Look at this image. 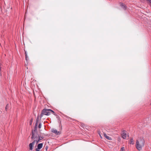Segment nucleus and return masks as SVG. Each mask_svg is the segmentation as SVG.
Segmentation results:
<instances>
[{
  "label": "nucleus",
  "mask_w": 151,
  "mask_h": 151,
  "mask_svg": "<svg viewBox=\"0 0 151 151\" xmlns=\"http://www.w3.org/2000/svg\"><path fill=\"white\" fill-rule=\"evenodd\" d=\"M43 138V137L41 136L40 135H38V138L34 140V141H35V142L36 143V144H37L40 142V141Z\"/></svg>",
  "instance_id": "nucleus-5"
},
{
  "label": "nucleus",
  "mask_w": 151,
  "mask_h": 151,
  "mask_svg": "<svg viewBox=\"0 0 151 151\" xmlns=\"http://www.w3.org/2000/svg\"><path fill=\"white\" fill-rule=\"evenodd\" d=\"M46 149L47 150V147H46Z\"/></svg>",
  "instance_id": "nucleus-27"
},
{
  "label": "nucleus",
  "mask_w": 151,
  "mask_h": 151,
  "mask_svg": "<svg viewBox=\"0 0 151 151\" xmlns=\"http://www.w3.org/2000/svg\"><path fill=\"white\" fill-rule=\"evenodd\" d=\"M25 55H26V54H27V52L26 51H25Z\"/></svg>",
  "instance_id": "nucleus-23"
},
{
  "label": "nucleus",
  "mask_w": 151,
  "mask_h": 151,
  "mask_svg": "<svg viewBox=\"0 0 151 151\" xmlns=\"http://www.w3.org/2000/svg\"><path fill=\"white\" fill-rule=\"evenodd\" d=\"M122 137L124 139H126L129 137V135L127 132L125 131H123L122 132Z\"/></svg>",
  "instance_id": "nucleus-4"
},
{
  "label": "nucleus",
  "mask_w": 151,
  "mask_h": 151,
  "mask_svg": "<svg viewBox=\"0 0 151 151\" xmlns=\"http://www.w3.org/2000/svg\"><path fill=\"white\" fill-rule=\"evenodd\" d=\"M1 71V67H0V72Z\"/></svg>",
  "instance_id": "nucleus-25"
},
{
  "label": "nucleus",
  "mask_w": 151,
  "mask_h": 151,
  "mask_svg": "<svg viewBox=\"0 0 151 151\" xmlns=\"http://www.w3.org/2000/svg\"><path fill=\"white\" fill-rule=\"evenodd\" d=\"M49 109H43L40 115V118H42L44 115L47 116L50 115V113L49 112Z\"/></svg>",
  "instance_id": "nucleus-3"
},
{
  "label": "nucleus",
  "mask_w": 151,
  "mask_h": 151,
  "mask_svg": "<svg viewBox=\"0 0 151 151\" xmlns=\"http://www.w3.org/2000/svg\"><path fill=\"white\" fill-rule=\"evenodd\" d=\"M2 75V74H1V71L0 72V76H1Z\"/></svg>",
  "instance_id": "nucleus-21"
},
{
  "label": "nucleus",
  "mask_w": 151,
  "mask_h": 151,
  "mask_svg": "<svg viewBox=\"0 0 151 151\" xmlns=\"http://www.w3.org/2000/svg\"><path fill=\"white\" fill-rule=\"evenodd\" d=\"M104 136L105 137V138L106 139H108L109 140H111L112 139L110 137L107 135L106 134L104 133L103 134Z\"/></svg>",
  "instance_id": "nucleus-8"
},
{
  "label": "nucleus",
  "mask_w": 151,
  "mask_h": 151,
  "mask_svg": "<svg viewBox=\"0 0 151 151\" xmlns=\"http://www.w3.org/2000/svg\"><path fill=\"white\" fill-rule=\"evenodd\" d=\"M33 119L32 118L31 119V120H30V121L29 125H32V122H33Z\"/></svg>",
  "instance_id": "nucleus-14"
},
{
  "label": "nucleus",
  "mask_w": 151,
  "mask_h": 151,
  "mask_svg": "<svg viewBox=\"0 0 151 151\" xmlns=\"http://www.w3.org/2000/svg\"><path fill=\"white\" fill-rule=\"evenodd\" d=\"M27 58H28V57L27 56V54H26V55H25V58H26V60L27 61L28 60Z\"/></svg>",
  "instance_id": "nucleus-17"
},
{
  "label": "nucleus",
  "mask_w": 151,
  "mask_h": 151,
  "mask_svg": "<svg viewBox=\"0 0 151 151\" xmlns=\"http://www.w3.org/2000/svg\"><path fill=\"white\" fill-rule=\"evenodd\" d=\"M148 4H151V0H146Z\"/></svg>",
  "instance_id": "nucleus-15"
},
{
  "label": "nucleus",
  "mask_w": 151,
  "mask_h": 151,
  "mask_svg": "<svg viewBox=\"0 0 151 151\" xmlns=\"http://www.w3.org/2000/svg\"><path fill=\"white\" fill-rule=\"evenodd\" d=\"M67 118H69V117H68V116H67Z\"/></svg>",
  "instance_id": "nucleus-24"
},
{
  "label": "nucleus",
  "mask_w": 151,
  "mask_h": 151,
  "mask_svg": "<svg viewBox=\"0 0 151 151\" xmlns=\"http://www.w3.org/2000/svg\"><path fill=\"white\" fill-rule=\"evenodd\" d=\"M8 104H7V105H6V107H5V110H6V111L7 110V109H8V107H7V106H8Z\"/></svg>",
  "instance_id": "nucleus-19"
},
{
  "label": "nucleus",
  "mask_w": 151,
  "mask_h": 151,
  "mask_svg": "<svg viewBox=\"0 0 151 151\" xmlns=\"http://www.w3.org/2000/svg\"><path fill=\"white\" fill-rule=\"evenodd\" d=\"M124 150V147H122L121 148V151H123Z\"/></svg>",
  "instance_id": "nucleus-18"
},
{
  "label": "nucleus",
  "mask_w": 151,
  "mask_h": 151,
  "mask_svg": "<svg viewBox=\"0 0 151 151\" xmlns=\"http://www.w3.org/2000/svg\"><path fill=\"white\" fill-rule=\"evenodd\" d=\"M43 145V143H41L37 145V148H36L35 150L36 151H40V150L42 147Z\"/></svg>",
  "instance_id": "nucleus-6"
},
{
  "label": "nucleus",
  "mask_w": 151,
  "mask_h": 151,
  "mask_svg": "<svg viewBox=\"0 0 151 151\" xmlns=\"http://www.w3.org/2000/svg\"><path fill=\"white\" fill-rule=\"evenodd\" d=\"M52 132L55 133L56 134H58L59 133V132H58L57 130L54 129H52Z\"/></svg>",
  "instance_id": "nucleus-9"
},
{
  "label": "nucleus",
  "mask_w": 151,
  "mask_h": 151,
  "mask_svg": "<svg viewBox=\"0 0 151 151\" xmlns=\"http://www.w3.org/2000/svg\"><path fill=\"white\" fill-rule=\"evenodd\" d=\"M99 135L100 136V137H101V138L102 139V136H101V134H100V133H99Z\"/></svg>",
  "instance_id": "nucleus-20"
},
{
  "label": "nucleus",
  "mask_w": 151,
  "mask_h": 151,
  "mask_svg": "<svg viewBox=\"0 0 151 151\" xmlns=\"http://www.w3.org/2000/svg\"><path fill=\"white\" fill-rule=\"evenodd\" d=\"M145 145V141L143 138H140L137 140L136 147L138 150H141Z\"/></svg>",
  "instance_id": "nucleus-1"
},
{
  "label": "nucleus",
  "mask_w": 151,
  "mask_h": 151,
  "mask_svg": "<svg viewBox=\"0 0 151 151\" xmlns=\"http://www.w3.org/2000/svg\"><path fill=\"white\" fill-rule=\"evenodd\" d=\"M149 5H150V6H151V4H150Z\"/></svg>",
  "instance_id": "nucleus-26"
},
{
  "label": "nucleus",
  "mask_w": 151,
  "mask_h": 151,
  "mask_svg": "<svg viewBox=\"0 0 151 151\" xmlns=\"http://www.w3.org/2000/svg\"><path fill=\"white\" fill-rule=\"evenodd\" d=\"M39 117L38 116L37 117L36 120V123H35V126L34 127H35V128H36V127H37V126L38 125V122L39 121Z\"/></svg>",
  "instance_id": "nucleus-10"
},
{
  "label": "nucleus",
  "mask_w": 151,
  "mask_h": 151,
  "mask_svg": "<svg viewBox=\"0 0 151 151\" xmlns=\"http://www.w3.org/2000/svg\"><path fill=\"white\" fill-rule=\"evenodd\" d=\"M59 116H57V118H59Z\"/></svg>",
  "instance_id": "nucleus-22"
},
{
  "label": "nucleus",
  "mask_w": 151,
  "mask_h": 151,
  "mask_svg": "<svg viewBox=\"0 0 151 151\" xmlns=\"http://www.w3.org/2000/svg\"><path fill=\"white\" fill-rule=\"evenodd\" d=\"M35 141H33L32 143H30L29 146V149L30 150H33V145L35 144Z\"/></svg>",
  "instance_id": "nucleus-7"
},
{
  "label": "nucleus",
  "mask_w": 151,
  "mask_h": 151,
  "mask_svg": "<svg viewBox=\"0 0 151 151\" xmlns=\"http://www.w3.org/2000/svg\"><path fill=\"white\" fill-rule=\"evenodd\" d=\"M49 112L50 111H51V112L55 115V116H57L56 114H55V112H54V111L53 110H52L51 109H49Z\"/></svg>",
  "instance_id": "nucleus-13"
},
{
  "label": "nucleus",
  "mask_w": 151,
  "mask_h": 151,
  "mask_svg": "<svg viewBox=\"0 0 151 151\" xmlns=\"http://www.w3.org/2000/svg\"><path fill=\"white\" fill-rule=\"evenodd\" d=\"M129 144H130L133 145L134 144V141L133 139H131L130 140Z\"/></svg>",
  "instance_id": "nucleus-12"
},
{
  "label": "nucleus",
  "mask_w": 151,
  "mask_h": 151,
  "mask_svg": "<svg viewBox=\"0 0 151 151\" xmlns=\"http://www.w3.org/2000/svg\"><path fill=\"white\" fill-rule=\"evenodd\" d=\"M37 127L35 128L34 127V129H32V136L31 139H34V140L38 138V135L37 134Z\"/></svg>",
  "instance_id": "nucleus-2"
},
{
  "label": "nucleus",
  "mask_w": 151,
  "mask_h": 151,
  "mask_svg": "<svg viewBox=\"0 0 151 151\" xmlns=\"http://www.w3.org/2000/svg\"><path fill=\"white\" fill-rule=\"evenodd\" d=\"M121 6L124 9H125L126 8V6L125 5L123 4V3L120 4Z\"/></svg>",
  "instance_id": "nucleus-11"
},
{
  "label": "nucleus",
  "mask_w": 151,
  "mask_h": 151,
  "mask_svg": "<svg viewBox=\"0 0 151 151\" xmlns=\"http://www.w3.org/2000/svg\"><path fill=\"white\" fill-rule=\"evenodd\" d=\"M42 126V124L41 123H40L38 125V128L40 129L41 128Z\"/></svg>",
  "instance_id": "nucleus-16"
}]
</instances>
